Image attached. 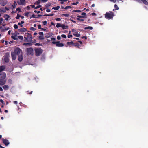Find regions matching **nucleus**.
<instances>
[{"label":"nucleus","instance_id":"nucleus-47","mask_svg":"<svg viewBox=\"0 0 148 148\" xmlns=\"http://www.w3.org/2000/svg\"><path fill=\"white\" fill-rule=\"evenodd\" d=\"M40 0H38V1H36V3H37V5H38L40 3Z\"/></svg>","mask_w":148,"mask_h":148},{"label":"nucleus","instance_id":"nucleus-36","mask_svg":"<svg viewBox=\"0 0 148 148\" xmlns=\"http://www.w3.org/2000/svg\"><path fill=\"white\" fill-rule=\"evenodd\" d=\"M114 7L115 8V10H118L119 9V7L117 6V5L116 4H115L114 5Z\"/></svg>","mask_w":148,"mask_h":148},{"label":"nucleus","instance_id":"nucleus-60","mask_svg":"<svg viewBox=\"0 0 148 148\" xmlns=\"http://www.w3.org/2000/svg\"><path fill=\"white\" fill-rule=\"evenodd\" d=\"M71 8V7L70 6H67L65 7V8H64V9L66 10V9H68V8Z\"/></svg>","mask_w":148,"mask_h":148},{"label":"nucleus","instance_id":"nucleus-45","mask_svg":"<svg viewBox=\"0 0 148 148\" xmlns=\"http://www.w3.org/2000/svg\"><path fill=\"white\" fill-rule=\"evenodd\" d=\"M43 25H47V22L46 21H44L43 22Z\"/></svg>","mask_w":148,"mask_h":148},{"label":"nucleus","instance_id":"nucleus-32","mask_svg":"<svg viewBox=\"0 0 148 148\" xmlns=\"http://www.w3.org/2000/svg\"><path fill=\"white\" fill-rule=\"evenodd\" d=\"M61 16L62 17H63V16H64L65 17H68L69 16V14H63L61 15Z\"/></svg>","mask_w":148,"mask_h":148},{"label":"nucleus","instance_id":"nucleus-4","mask_svg":"<svg viewBox=\"0 0 148 148\" xmlns=\"http://www.w3.org/2000/svg\"><path fill=\"white\" fill-rule=\"evenodd\" d=\"M16 55H20L21 53H22V50L18 48H15L14 49V52Z\"/></svg>","mask_w":148,"mask_h":148},{"label":"nucleus","instance_id":"nucleus-8","mask_svg":"<svg viewBox=\"0 0 148 148\" xmlns=\"http://www.w3.org/2000/svg\"><path fill=\"white\" fill-rule=\"evenodd\" d=\"M25 0H20V1H17V3L20 5H24L25 3Z\"/></svg>","mask_w":148,"mask_h":148},{"label":"nucleus","instance_id":"nucleus-44","mask_svg":"<svg viewBox=\"0 0 148 148\" xmlns=\"http://www.w3.org/2000/svg\"><path fill=\"white\" fill-rule=\"evenodd\" d=\"M61 36L62 38H66V36L64 34H62L61 35Z\"/></svg>","mask_w":148,"mask_h":148},{"label":"nucleus","instance_id":"nucleus-58","mask_svg":"<svg viewBox=\"0 0 148 148\" xmlns=\"http://www.w3.org/2000/svg\"><path fill=\"white\" fill-rule=\"evenodd\" d=\"M59 1L61 2H66L67 0H58Z\"/></svg>","mask_w":148,"mask_h":148},{"label":"nucleus","instance_id":"nucleus-42","mask_svg":"<svg viewBox=\"0 0 148 148\" xmlns=\"http://www.w3.org/2000/svg\"><path fill=\"white\" fill-rule=\"evenodd\" d=\"M16 11H18L19 12H21V9L20 8L18 7L16 8Z\"/></svg>","mask_w":148,"mask_h":148},{"label":"nucleus","instance_id":"nucleus-59","mask_svg":"<svg viewBox=\"0 0 148 148\" xmlns=\"http://www.w3.org/2000/svg\"><path fill=\"white\" fill-rule=\"evenodd\" d=\"M51 40H53V41L56 40V38H53V37L51 38Z\"/></svg>","mask_w":148,"mask_h":148},{"label":"nucleus","instance_id":"nucleus-64","mask_svg":"<svg viewBox=\"0 0 148 148\" xmlns=\"http://www.w3.org/2000/svg\"><path fill=\"white\" fill-rule=\"evenodd\" d=\"M81 38L82 39L84 38L85 39H87V37L86 36H82L81 37Z\"/></svg>","mask_w":148,"mask_h":148},{"label":"nucleus","instance_id":"nucleus-5","mask_svg":"<svg viewBox=\"0 0 148 148\" xmlns=\"http://www.w3.org/2000/svg\"><path fill=\"white\" fill-rule=\"evenodd\" d=\"M53 44H56V46L58 47H62L64 46V45L62 43H60V42L59 41H53L52 42Z\"/></svg>","mask_w":148,"mask_h":148},{"label":"nucleus","instance_id":"nucleus-26","mask_svg":"<svg viewBox=\"0 0 148 148\" xmlns=\"http://www.w3.org/2000/svg\"><path fill=\"white\" fill-rule=\"evenodd\" d=\"M17 5V4L15 1H14L13 5H12V6L13 7V8H16V6Z\"/></svg>","mask_w":148,"mask_h":148},{"label":"nucleus","instance_id":"nucleus-17","mask_svg":"<svg viewBox=\"0 0 148 148\" xmlns=\"http://www.w3.org/2000/svg\"><path fill=\"white\" fill-rule=\"evenodd\" d=\"M6 81L5 80H0V85H3L5 83Z\"/></svg>","mask_w":148,"mask_h":148},{"label":"nucleus","instance_id":"nucleus-25","mask_svg":"<svg viewBox=\"0 0 148 148\" xmlns=\"http://www.w3.org/2000/svg\"><path fill=\"white\" fill-rule=\"evenodd\" d=\"M3 88L5 90H7L8 89L9 86L8 85H5L3 86Z\"/></svg>","mask_w":148,"mask_h":148},{"label":"nucleus","instance_id":"nucleus-18","mask_svg":"<svg viewBox=\"0 0 148 148\" xmlns=\"http://www.w3.org/2000/svg\"><path fill=\"white\" fill-rule=\"evenodd\" d=\"M141 1H142V2L146 5H148V2L146 0H140V2H141Z\"/></svg>","mask_w":148,"mask_h":148},{"label":"nucleus","instance_id":"nucleus-1","mask_svg":"<svg viewBox=\"0 0 148 148\" xmlns=\"http://www.w3.org/2000/svg\"><path fill=\"white\" fill-rule=\"evenodd\" d=\"M114 16L113 12L111 11H109L108 12H106L105 14V18L108 20L113 19Z\"/></svg>","mask_w":148,"mask_h":148},{"label":"nucleus","instance_id":"nucleus-24","mask_svg":"<svg viewBox=\"0 0 148 148\" xmlns=\"http://www.w3.org/2000/svg\"><path fill=\"white\" fill-rule=\"evenodd\" d=\"M84 29L86 30V29H90V30H92L93 29V27L91 26H88L84 28Z\"/></svg>","mask_w":148,"mask_h":148},{"label":"nucleus","instance_id":"nucleus-50","mask_svg":"<svg viewBox=\"0 0 148 148\" xmlns=\"http://www.w3.org/2000/svg\"><path fill=\"white\" fill-rule=\"evenodd\" d=\"M4 28L5 30H7L9 29V27H5Z\"/></svg>","mask_w":148,"mask_h":148},{"label":"nucleus","instance_id":"nucleus-48","mask_svg":"<svg viewBox=\"0 0 148 148\" xmlns=\"http://www.w3.org/2000/svg\"><path fill=\"white\" fill-rule=\"evenodd\" d=\"M41 25L40 24H39L38 25V29H41L42 28H41Z\"/></svg>","mask_w":148,"mask_h":148},{"label":"nucleus","instance_id":"nucleus-13","mask_svg":"<svg viewBox=\"0 0 148 148\" xmlns=\"http://www.w3.org/2000/svg\"><path fill=\"white\" fill-rule=\"evenodd\" d=\"M27 29L26 28H20L18 29V31L19 32H23L26 31H27Z\"/></svg>","mask_w":148,"mask_h":148},{"label":"nucleus","instance_id":"nucleus-29","mask_svg":"<svg viewBox=\"0 0 148 148\" xmlns=\"http://www.w3.org/2000/svg\"><path fill=\"white\" fill-rule=\"evenodd\" d=\"M74 44V43H73V42L71 41L70 42H68L67 43V45H73V44Z\"/></svg>","mask_w":148,"mask_h":148},{"label":"nucleus","instance_id":"nucleus-49","mask_svg":"<svg viewBox=\"0 0 148 148\" xmlns=\"http://www.w3.org/2000/svg\"><path fill=\"white\" fill-rule=\"evenodd\" d=\"M51 5V4L50 3H48L46 5V7H49Z\"/></svg>","mask_w":148,"mask_h":148},{"label":"nucleus","instance_id":"nucleus-34","mask_svg":"<svg viewBox=\"0 0 148 148\" xmlns=\"http://www.w3.org/2000/svg\"><path fill=\"white\" fill-rule=\"evenodd\" d=\"M38 38L40 40H43L44 38L43 36H39Z\"/></svg>","mask_w":148,"mask_h":148},{"label":"nucleus","instance_id":"nucleus-19","mask_svg":"<svg viewBox=\"0 0 148 148\" xmlns=\"http://www.w3.org/2000/svg\"><path fill=\"white\" fill-rule=\"evenodd\" d=\"M37 15L38 16H41L42 15L38 14ZM39 16L36 17L35 15L32 14V16L30 17V19H31L32 18H39Z\"/></svg>","mask_w":148,"mask_h":148},{"label":"nucleus","instance_id":"nucleus-54","mask_svg":"<svg viewBox=\"0 0 148 148\" xmlns=\"http://www.w3.org/2000/svg\"><path fill=\"white\" fill-rule=\"evenodd\" d=\"M41 6L40 5H38V6H36V7H35V9H37V8H39Z\"/></svg>","mask_w":148,"mask_h":148},{"label":"nucleus","instance_id":"nucleus-62","mask_svg":"<svg viewBox=\"0 0 148 148\" xmlns=\"http://www.w3.org/2000/svg\"><path fill=\"white\" fill-rule=\"evenodd\" d=\"M56 20L57 21H60L61 20V19L60 18H58L56 19Z\"/></svg>","mask_w":148,"mask_h":148},{"label":"nucleus","instance_id":"nucleus-37","mask_svg":"<svg viewBox=\"0 0 148 148\" xmlns=\"http://www.w3.org/2000/svg\"><path fill=\"white\" fill-rule=\"evenodd\" d=\"M77 17H78V18H84L86 17L85 16H81L79 15H78L77 16Z\"/></svg>","mask_w":148,"mask_h":148},{"label":"nucleus","instance_id":"nucleus-15","mask_svg":"<svg viewBox=\"0 0 148 148\" xmlns=\"http://www.w3.org/2000/svg\"><path fill=\"white\" fill-rule=\"evenodd\" d=\"M4 61L6 63H8L9 61V59L8 58L7 56H5L3 59Z\"/></svg>","mask_w":148,"mask_h":148},{"label":"nucleus","instance_id":"nucleus-41","mask_svg":"<svg viewBox=\"0 0 148 148\" xmlns=\"http://www.w3.org/2000/svg\"><path fill=\"white\" fill-rule=\"evenodd\" d=\"M79 3V2L78 1H77L75 3H72V4L73 5H77V4Z\"/></svg>","mask_w":148,"mask_h":148},{"label":"nucleus","instance_id":"nucleus-57","mask_svg":"<svg viewBox=\"0 0 148 148\" xmlns=\"http://www.w3.org/2000/svg\"><path fill=\"white\" fill-rule=\"evenodd\" d=\"M34 12L36 13L37 14H39L40 12V11H37L36 10H34Z\"/></svg>","mask_w":148,"mask_h":148},{"label":"nucleus","instance_id":"nucleus-46","mask_svg":"<svg viewBox=\"0 0 148 148\" xmlns=\"http://www.w3.org/2000/svg\"><path fill=\"white\" fill-rule=\"evenodd\" d=\"M30 29L31 30H32V31H34L36 30V29H35V28H34V27H31L30 28Z\"/></svg>","mask_w":148,"mask_h":148},{"label":"nucleus","instance_id":"nucleus-30","mask_svg":"<svg viewBox=\"0 0 148 148\" xmlns=\"http://www.w3.org/2000/svg\"><path fill=\"white\" fill-rule=\"evenodd\" d=\"M73 35L74 36L78 37H80V35L79 34H78L77 33V34L73 33Z\"/></svg>","mask_w":148,"mask_h":148},{"label":"nucleus","instance_id":"nucleus-6","mask_svg":"<svg viewBox=\"0 0 148 148\" xmlns=\"http://www.w3.org/2000/svg\"><path fill=\"white\" fill-rule=\"evenodd\" d=\"M6 74L5 72L0 74V80H4L6 77Z\"/></svg>","mask_w":148,"mask_h":148},{"label":"nucleus","instance_id":"nucleus-27","mask_svg":"<svg viewBox=\"0 0 148 148\" xmlns=\"http://www.w3.org/2000/svg\"><path fill=\"white\" fill-rule=\"evenodd\" d=\"M60 8V7L59 6H57L56 7H53L52 8V9H54L55 10H58Z\"/></svg>","mask_w":148,"mask_h":148},{"label":"nucleus","instance_id":"nucleus-11","mask_svg":"<svg viewBox=\"0 0 148 148\" xmlns=\"http://www.w3.org/2000/svg\"><path fill=\"white\" fill-rule=\"evenodd\" d=\"M12 36L11 38L14 40H16L17 39V38H16L17 34H15L14 33H12Z\"/></svg>","mask_w":148,"mask_h":148},{"label":"nucleus","instance_id":"nucleus-52","mask_svg":"<svg viewBox=\"0 0 148 148\" xmlns=\"http://www.w3.org/2000/svg\"><path fill=\"white\" fill-rule=\"evenodd\" d=\"M3 18H0V25L2 23V22L3 21Z\"/></svg>","mask_w":148,"mask_h":148},{"label":"nucleus","instance_id":"nucleus-39","mask_svg":"<svg viewBox=\"0 0 148 148\" xmlns=\"http://www.w3.org/2000/svg\"><path fill=\"white\" fill-rule=\"evenodd\" d=\"M18 38L19 39L21 40H23V37L22 36H18Z\"/></svg>","mask_w":148,"mask_h":148},{"label":"nucleus","instance_id":"nucleus-2","mask_svg":"<svg viewBox=\"0 0 148 148\" xmlns=\"http://www.w3.org/2000/svg\"><path fill=\"white\" fill-rule=\"evenodd\" d=\"M24 38L28 42H31L32 40V35L28 33H26L24 35Z\"/></svg>","mask_w":148,"mask_h":148},{"label":"nucleus","instance_id":"nucleus-35","mask_svg":"<svg viewBox=\"0 0 148 148\" xmlns=\"http://www.w3.org/2000/svg\"><path fill=\"white\" fill-rule=\"evenodd\" d=\"M29 14V12H25V13H24V15L28 17V16Z\"/></svg>","mask_w":148,"mask_h":148},{"label":"nucleus","instance_id":"nucleus-21","mask_svg":"<svg viewBox=\"0 0 148 148\" xmlns=\"http://www.w3.org/2000/svg\"><path fill=\"white\" fill-rule=\"evenodd\" d=\"M52 34L50 33H47L45 34V37L46 38H49L52 35Z\"/></svg>","mask_w":148,"mask_h":148},{"label":"nucleus","instance_id":"nucleus-23","mask_svg":"<svg viewBox=\"0 0 148 148\" xmlns=\"http://www.w3.org/2000/svg\"><path fill=\"white\" fill-rule=\"evenodd\" d=\"M4 17L5 18V20L6 21H8L10 17V16L8 14H5L4 15Z\"/></svg>","mask_w":148,"mask_h":148},{"label":"nucleus","instance_id":"nucleus-3","mask_svg":"<svg viewBox=\"0 0 148 148\" xmlns=\"http://www.w3.org/2000/svg\"><path fill=\"white\" fill-rule=\"evenodd\" d=\"M35 55L36 56H40L43 52V50L40 48L36 49L35 50Z\"/></svg>","mask_w":148,"mask_h":148},{"label":"nucleus","instance_id":"nucleus-14","mask_svg":"<svg viewBox=\"0 0 148 148\" xmlns=\"http://www.w3.org/2000/svg\"><path fill=\"white\" fill-rule=\"evenodd\" d=\"M7 3V2L5 1H3L0 2V4L2 6H4Z\"/></svg>","mask_w":148,"mask_h":148},{"label":"nucleus","instance_id":"nucleus-51","mask_svg":"<svg viewBox=\"0 0 148 148\" xmlns=\"http://www.w3.org/2000/svg\"><path fill=\"white\" fill-rule=\"evenodd\" d=\"M77 19L78 21H84V19H80L79 18H77Z\"/></svg>","mask_w":148,"mask_h":148},{"label":"nucleus","instance_id":"nucleus-12","mask_svg":"<svg viewBox=\"0 0 148 148\" xmlns=\"http://www.w3.org/2000/svg\"><path fill=\"white\" fill-rule=\"evenodd\" d=\"M23 57L22 53H21L20 55H19L18 57V60L20 62H21L23 60Z\"/></svg>","mask_w":148,"mask_h":148},{"label":"nucleus","instance_id":"nucleus-16","mask_svg":"<svg viewBox=\"0 0 148 148\" xmlns=\"http://www.w3.org/2000/svg\"><path fill=\"white\" fill-rule=\"evenodd\" d=\"M5 68L4 66L2 65L0 66V73L4 70Z\"/></svg>","mask_w":148,"mask_h":148},{"label":"nucleus","instance_id":"nucleus-38","mask_svg":"<svg viewBox=\"0 0 148 148\" xmlns=\"http://www.w3.org/2000/svg\"><path fill=\"white\" fill-rule=\"evenodd\" d=\"M21 16V15L20 14H19L18 13V14L17 15V16H16L15 18L16 19H18Z\"/></svg>","mask_w":148,"mask_h":148},{"label":"nucleus","instance_id":"nucleus-7","mask_svg":"<svg viewBox=\"0 0 148 148\" xmlns=\"http://www.w3.org/2000/svg\"><path fill=\"white\" fill-rule=\"evenodd\" d=\"M27 53L29 55H31L33 53V49L32 48H29L27 49Z\"/></svg>","mask_w":148,"mask_h":148},{"label":"nucleus","instance_id":"nucleus-40","mask_svg":"<svg viewBox=\"0 0 148 148\" xmlns=\"http://www.w3.org/2000/svg\"><path fill=\"white\" fill-rule=\"evenodd\" d=\"M73 12H81V11L79 10H73Z\"/></svg>","mask_w":148,"mask_h":148},{"label":"nucleus","instance_id":"nucleus-56","mask_svg":"<svg viewBox=\"0 0 148 148\" xmlns=\"http://www.w3.org/2000/svg\"><path fill=\"white\" fill-rule=\"evenodd\" d=\"M35 46H40V45H41L39 43H36L35 44Z\"/></svg>","mask_w":148,"mask_h":148},{"label":"nucleus","instance_id":"nucleus-55","mask_svg":"<svg viewBox=\"0 0 148 148\" xmlns=\"http://www.w3.org/2000/svg\"><path fill=\"white\" fill-rule=\"evenodd\" d=\"M57 39L58 40H59L60 39H61V36H57Z\"/></svg>","mask_w":148,"mask_h":148},{"label":"nucleus","instance_id":"nucleus-53","mask_svg":"<svg viewBox=\"0 0 148 148\" xmlns=\"http://www.w3.org/2000/svg\"><path fill=\"white\" fill-rule=\"evenodd\" d=\"M39 34L40 36H43V35H44L43 33V32H40L39 33Z\"/></svg>","mask_w":148,"mask_h":148},{"label":"nucleus","instance_id":"nucleus-9","mask_svg":"<svg viewBox=\"0 0 148 148\" xmlns=\"http://www.w3.org/2000/svg\"><path fill=\"white\" fill-rule=\"evenodd\" d=\"M3 143L6 146H7L8 145L10 144L8 140L6 139H2Z\"/></svg>","mask_w":148,"mask_h":148},{"label":"nucleus","instance_id":"nucleus-22","mask_svg":"<svg viewBox=\"0 0 148 148\" xmlns=\"http://www.w3.org/2000/svg\"><path fill=\"white\" fill-rule=\"evenodd\" d=\"M61 27L63 29H67L68 27L67 25H65L64 24H62V25Z\"/></svg>","mask_w":148,"mask_h":148},{"label":"nucleus","instance_id":"nucleus-20","mask_svg":"<svg viewBox=\"0 0 148 148\" xmlns=\"http://www.w3.org/2000/svg\"><path fill=\"white\" fill-rule=\"evenodd\" d=\"M6 12V10L4 8H2L0 9V13H2L3 12L4 13Z\"/></svg>","mask_w":148,"mask_h":148},{"label":"nucleus","instance_id":"nucleus-43","mask_svg":"<svg viewBox=\"0 0 148 148\" xmlns=\"http://www.w3.org/2000/svg\"><path fill=\"white\" fill-rule=\"evenodd\" d=\"M14 27L15 29H18V27L17 25L16 24H14Z\"/></svg>","mask_w":148,"mask_h":148},{"label":"nucleus","instance_id":"nucleus-63","mask_svg":"<svg viewBox=\"0 0 148 148\" xmlns=\"http://www.w3.org/2000/svg\"><path fill=\"white\" fill-rule=\"evenodd\" d=\"M81 15L83 16H85L86 15V14L85 12H83L81 14Z\"/></svg>","mask_w":148,"mask_h":148},{"label":"nucleus","instance_id":"nucleus-31","mask_svg":"<svg viewBox=\"0 0 148 148\" xmlns=\"http://www.w3.org/2000/svg\"><path fill=\"white\" fill-rule=\"evenodd\" d=\"M62 25L60 23H58L56 25V27L57 28H58L59 27H61Z\"/></svg>","mask_w":148,"mask_h":148},{"label":"nucleus","instance_id":"nucleus-10","mask_svg":"<svg viewBox=\"0 0 148 148\" xmlns=\"http://www.w3.org/2000/svg\"><path fill=\"white\" fill-rule=\"evenodd\" d=\"M11 57L12 60H15L16 58V55L14 52H11Z\"/></svg>","mask_w":148,"mask_h":148},{"label":"nucleus","instance_id":"nucleus-61","mask_svg":"<svg viewBox=\"0 0 148 148\" xmlns=\"http://www.w3.org/2000/svg\"><path fill=\"white\" fill-rule=\"evenodd\" d=\"M18 24L19 25H20V27H23V25H22V24L20 23V22H19L18 23Z\"/></svg>","mask_w":148,"mask_h":148},{"label":"nucleus","instance_id":"nucleus-28","mask_svg":"<svg viewBox=\"0 0 148 148\" xmlns=\"http://www.w3.org/2000/svg\"><path fill=\"white\" fill-rule=\"evenodd\" d=\"M24 45H29V46H31L32 45V43H25L23 44Z\"/></svg>","mask_w":148,"mask_h":148},{"label":"nucleus","instance_id":"nucleus-33","mask_svg":"<svg viewBox=\"0 0 148 148\" xmlns=\"http://www.w3.org/2000/svg\"><path fill=\"white\" fill-rule=\"evenodd\" d=\"M73 45L74 46H76V47H79L80 46V45L78 43H75V44L74 43V44H73Z\"/></svg>","mask_w":148,"mask_h":148}]
</instances>
